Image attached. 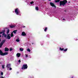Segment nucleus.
<instances>
[{"label": "nucleus", "mask_w": 78, "mask_h": 78, "mask_svg": "<svg viewBox=\"0 0 78 78\" xmlns=\"http://www.w3.org/2000/svg\"><path fill=\"white\" fill-rule=\"evenodd\" d=\"M67 0H63L60 1V6H64L66 5V4H67Z\"/></svg>", "instance_id": "f257e3e1"}, {"label": "nucleus", "mask_w": 78, "mask_h": 78, "mask_svg": "<svg viewBox=\"0 0 78 78\" xmlns=\"http://www.w3.org/2000/svg\"><path fill=\"white\" fill-rule=\"evenodd\" d=\"M8 54V52H5L3 53V51H2V50H0V55L1 56H5V55H7Z\"/></svg>", "instance_id": "f03ea898"}, {"label": "nucleus", "mask_w": 78, "mask_h": 78, "mask_svg": "<svg viewBox=\"0 0 78 78\" xmlns=\"http://www.w3.org/2000/svg\"><path fill=\"white\" fill-rule=\"evenodd\" d=\"M28 68V66H27V64H25L23 65V66L22 67L21 69L22 70H23L25 69H26Z\"/></svg>", "instance_id": "7ed1b4c3"}, {"label": "nucleus", "mask_w": 78, "mask_h": 78, "mask_svg": "<svg viewBox=\"0 0 78 78\" xmlns=\"http://www.w3.org/2000/svg\"><path fill=\"white\" fill-rule=\"evenodd\" d=\"M5 42V40H2L0 44V48H1L2 45H3V44Z\"/></svg>", "instance_id": "20e7f679"}, {"label": "nucleus", "mask_w": 78, "mask_h": 78, "mask_svg": "<svg viewBox=\"0 0 78 78\" xmlns=\"http://www.w3.org/2000/svg\"><path fill=\"white\" fill-rule=\"evenodd\" d=\"M15 12L16 13L17 15H19V12H20V11H19V9L18 8H17L15 10Z\"/></svg>", "instance_id": "39448f33"}, {"label": "nucleus", "mask_w": 78, "mask_h": 78, "mask_svg": "<svg viewBox=\"0 0 78 78\" xmlns=\"http://www.w3.org/2000/svg\"><path fill=\"white\" fill-rule=\"evenodd\" d=\"M50 4L51 6H52V7H55V8H56V6L55 5V4L52 2H50Z\"/></svg>", "instance_id": "423d86ee"}, {"label": "nucleus", "mask_w": 78, "mask_h": 78, "mask_svg": "<svg viewBox=\"0 0 78 78\" xmlns=\"http://www.w3.org/2000/svg\"><path fill=\"white\" fill-rule=\"evenodd\" d=\"M22 35L23 36H26V33H25V32H23L22 33Z\"/></svg>", "instance_id": "0eeeda50"}, {"label": "nucleus", "mask_w": 78, "mask_h": 78, "mask_svg": "<svg viewBox=\"0 0 78 78\" xmlns=\"http://www.w3.org/2000/svg\"><path fill=\"white\" fill-rule=\"evenodd\" d=\"M6 67L7 68H10L11 67V64H7Z\"/></svg>", "instance_id": "6e6552de"}, {"label": "nucleus", "mask_w": 78, "mask_h": 78, "mask_svg": "<svg viewBox=\"0 0 78 78\" xmlns=\"http://www.w3.org/2000/svg\"><path fill=\"white\" fill-rule=\"evenodd\" d=\"M10 28H14L16 26H14V25H9Z\"/></svg>", "instance_id": "1a4fd4ad"}, {"label": "nucleus", "mask_w": 78, "mask_h": 78, "mask_svg": "<svg viewBox=\"0 0 78 78\" xmlns=\"http://www.w3.org/2000/svg\"><path fill=\"white\" fill-rule=\"evenodd\" d=\"M5 30L4 31V33H3V34H2V36H3L5 37H6V35L5 34Z\"/></svg>", "instance_id": "9d476101"}, {"label": "nucleus", "mask_w": 78, "mask_h": 78, "mask_svg": "<svg viewBox=\"0 0 78 78\" xmlns=\"http://www.w3.org/2000/svg\"><path fill=\"white\" fill-rule=\"evenodd\" d=\"M20 55H21V54H20V53H17L16 54V56H17V57L18 58H19V57L20 56Z\"/></svg>", "instance_id": "9b49d317"}, {"label": "nucleus", "mask_w": 78, "mask_h": 78, "mask_svg": "<svg viewBox=\"0 0 78 78\" xmlns=\"http://www.w3.org/2000/svg\"><path fill=\"white\" fill-rule=\"evenodd\" d=\"M9 51V49L6 47H5V51Z\"/></svg>", "instance_id": "f8f14e48"}, {"label": "nucleus", "mask_w": 78, "mask_h": 78, "mask_svg": "<svg viewBox=\"0 0 78 78\" xmlns=\"http://www.w3.org/2000/svg\"><path fill=\"white\" fill-rule=\"evenodd\" d=\"M5 29H4L2 32H0V34H3V33L5 31Z\"/></svg>", "instance_id": "ddd939ff"}, {"label": "nucleus", "mask_w": 78, "mask_h": 78, "mask_svg": "<svg viewBox=\"0 0 78 78\" xmlns=\"http://www.w3.org/2000/svg\"><path fill=\"white\" fill-rule=\"evenodd\" d=\"M6 39H11V36H7V37L6 38Z\"/></svg>", "instance_id": "4468645a"}, {"label": "nucleus", "mask_w": 78, "mask_h": 78, "mask_svg": "<svg viewBox=\"0 0 78 78\" xmlns=\"http://www.w3.org/2000/svg\"><path fill=\"white\" fill-rule=\"evenodd\" d=\"M10 36L11 37H14V34H13V32H12L10 35Z\"/></svg>", "instance_id": "2eb2a0df"}, {"label": "nucleus", "mask_w": 78, "mask_h": 78, "mask_svg": "<svg viewBox=\"0 0 78 78\" xmlns=\"http://www.w3.org/2000/svg\"><path fill=\"white\" fill-rule=\"evenodd\" d=\"M17 30H14L13 32V33H14V34H16V33H17Z\"/></svg>", "instance_id": "dca6fc26"}, {"label": "nucleus", "mask_w": 78, "mask_h": 78, "mask_svg": "<svg viewBox=\"0 0 78 78\" xmlns=\"http://www.w3.org/2000/svg\"><path fill=\"white\" fill-rule=\"evenodd\" d=\"M20 50L21 51H23V48H20Z\"/></svg>", "instance_id": "f3484780"}, {"label": "nucleus", "mask_w": 78, "mask_h": 78, "mask_svg": "<svg viewBox=\"0 0 78 78\" xmlns=\"http://www.w3.org/2000/svg\"><path fill=\"white\" fill-rule=\"evenodd\" d=\"M2 69H5V65H2Z\"/></svg>", "instance_id": "a211bd4d"}, {"label": "nucleus", "mask_w": 78, "mask_h": 78, "mask_svg": "<svg viewBox=\"0 0 78 78\" xmlns=\"http://www.w3.org/2000/svg\"><path fill=\"white\" fill-rule=\"evenodd\" d=\"M47 27H45V29L44 30V31L46 32V31H47Z\"/></svg>", "instance_id": "6ab92c4d"}, {"label": "nucleus", "mask_w": 78, "mask_h": 78, "mask_svg": "<svg viewBox=\"0 0 78 78\" xmlns=\"http://www.w3.org/2000/svg\"><path fill=\"white\" fill-rule=\"evenodd\" d=\"M64 48H60V50H61V51H62L63 50H64Z\"/></svg>", "instance_id": "aec40b11"}, {"label": "nucleus", "mask_w": 78, "mask_h": 78, "mask_svg": "<svg viewBox=\"0 0 78 78\" xmlns=\"http://www.w3.org/2000/svg\"><path fill=\"white\" fill-rule=\"evenodd\" d=\"M60 1V0H56L55 1V3H58V2H59V1Z\"/></svg>", "instance_id": "412c9836"}, {"label": "nucleus", "mask_w": 78, "mask_h": 78, "mask_svg": "<svg viewBox=\"0 0 78 78\" xmlns=\"http://www.w3.org/2000/svg\"><path fill=\"white\" fill-rule=\"evenodd\" d=\"M27 51H29V52H30V51H31V50L29 48H28L27 49Z\"/></svg>", "instance_id": "4be33fe9"}, {"label": "nucleus", "mask_w": 78, "mask_h": 78, "mask_svg": "<svg viewBox=\"0 0 78 78\" xmlns=\"http://www.w3.org/2000/svg\"><path fill=\"white\" fill-rule=\"evenodd\" d=\"M9 33V29H8L7 30V34Z\"/></svg>", "instance_id": "5701e85b"}, {"label": "nucleus", "mask_w": 78, "mask_h": 78, "mask_svg": "<svg viewBox=\"0 0 78 78\" xmlns=\"http://www.w3.org/2000/svg\"><path fill=\"white\" fill-rule=\"evenodd\" d=\"M16 42H19V41H20L19 39H16Z\"/></svg>", "instance_id": "b1692460"}, {"label": "nucleus", "mask_w": 78, "mask_h": 78, "mask_svg": "<svg viewBox=\"0 0 78 78\" xmlns=\"http://www.w3.org/2000/svg\"><path fill=\"white\" fill-rule=\"evenodd\" d=\"M36 10H38L39 8H38V7H36Z\"/></svg>", "instance_id": "393cba45"}, {"label": "nucleus", "mask_w": 78, "mask_h": 78, "mask_svg": "<svg viewBox=\"0 0 78 78\" xmlns=\"http://www.w3.org/2000/svg\"><path fill=\"white\" fill-rule=\"evenodd\" d=\"M67 48L66 49H65L64 50H63V51H67Z\"/></svg>", "instance_id": "a878e982"}, {"label": "nucleus", "mask_w": 78, "mask_h": 78, "mask_svg": "<svg viewBox=\"0 0 78 78\" xmlns=\"http://www.w3.org/2000/svg\"><path fill=\"white\" fill-rule=\"evenodd\" d=\"M30 4H32L33 3H34V2L32 1V2H30Z\"/></svg>", "instance_id": "bb28decb"}, {"label": "nucleus", "mask_w": 78, "mask_h": 78, "mask_svg": "<svg viewBox=\"0 0 78 78\" xmlns=\"http://www.w3.org/2000/svg\"><path fill=\"white\" fill-rule=\"evenodd\" d=\"M1 75H3V72H1Z\"/></svg>", "instance_id": "cd10ccee"}, {"label": "nucleus", "mask_w": 78, "mask_h": 78, "mask_svg": "<svg viewBox=\"0 0 78 78\" xmlns=\"http://www.w3.org/2000/svg\"><path fill=\"white\" fill-rule=\"evenodd\" d=\"M12 48H10V51H12Z\"/></svg>", "instance_id": "c85d7f7f"}, {"label": "nucleus", "mask_w": 78, "mask_h": 78, "mask_svg": "<svg viewBox=\"0 0 78 78\" xmlns=\"http://www.w3.org/2000/svg\"><path fill=\"white\" fill-rule=\"evenodd\" d=\"M18 62H21V61H20V60H18Z\"/></svg>", "instance_id": "c756f323"}, {"label": "nucleus", "mask_w": 78, "mask_h": 78, "mask_svg": "<svg viewBox=\"0 0 78 78\" xmlns=\"http://www.w3.org/2000/svg\"><path fill=\"white\" fill-rule=\"evenodd\" d=\"M7 36H10V34H9Z\"/></svg>", "instance_id": "7c9ffc66"}, {"label": "nucleus", "mask_w": 78, "mask_h": 78, "mask_svg": "<svg viewBox=\"0 0 78 78\" xmlns=\"http://www.w3.org/2000/svg\"><path fill=\"white\" fill-rule=\"evenodd\" d=\"M9 69L10 70H12V68H10Z\"/></svg>", "instance_id": "2f4dec72"}, {"label": "nucleus", "mask_w": 78, "mask_h": 78, "mask_svg": "<svg viewBox=\"0 0 78 78\" xmlns=\"http://www.w3.org/2000/svg\"><path fill=\"white\" fill-rule=\"evenodd\" d=\"M26 57H28V55H26Z\"/></svg>", "instance_id": "473e14b6"}, {"label": "nucleus", "mask_w": 78, "mask_h": 78, "mask_svg": "<svg viewBox=\"0 0 78 78\" xmlns=\"http://www.w3.org/2000/svg\"><path fill=\"white\" fill-rule=\"evenodd\" d=\"M0 78H4V77L3 76H2Z\"/></svg>", "instance_id": "72a5a7b5"}, {"label": "nucleus", "mask_w": 78, "mask_h": 78, "mask_svg": "<svg viewBox=\"0 0 78 78\" xmlns=\"http://www.w3.org/2000/svg\"><path fill=\"white\" fill-rule=\"evenodd\" d=\"M62 20H65V19L63 18V19H62Z\"/></svg>", "instance_id": "f704fd0d"}, {"label": "nucleus", "mask_w": 78, "mask_h": 78, "mask_svg": "<svg viewBox=\"0 0 78 78\" xmlns=\"http://www.w3.org/2000/svg\"><path fill=\"white\" fill-rule=\"evenodd\" d=\"M23 27V28H25V26H24V27Z\"/></svg>", "instance_id": "c9c22d12"}, {"label": "nucleus", "mask_w": 78, "mask_h": 78, "mask_svg": "<svg viewBox=\"0 0 78 78\" xmlns=\"http://www.w3.org/2000/svg\"><path fill=\"white\" fill-rule=\"evenodd\" d=\"M1 41V38H0V42Z\"/></svg>", "instance_id": "e433bc0d"}, {"label": "nucleus", "mask_w": 78, "mask_h": 78, "mask_svg": "<svg viewBox=\"0 0 78 78\" xmlns=\"http://www.w3.org/2000/svg\"><path fill=\"white\" fill-rule=\"evenodd\" d=\"M2 37V35H0V37Z\"/></svg>", "instance_id": "4c0bfd02"}, {"label": "nucleus", "mask_w": 78, "mask_h": 78, "mask_svg": "<svg viewBox=\"0 0 78 78\" xmlns=\"http://www.w3.org/2000/svg\"><path fill=\"white\" fill-rule=\"evenodd\" d=\"M32 44H34V43H32Z\"/></svg>", "instance_id": "58836bf2"}, {"label": "nucleus", "mask_w": 78, "mask_h": 78, "mask_svg": "<svg viewBox=\"0 0 78 78\" xmlns=\"http://www.w3.org/2000/svg\"><path fill=\"white\" fill-rule=\"evenodd\" d=\"M72 78H73V77H72Z\"/></svg>", "instance_id": "ea45409f"}, {"label": "nucleus", "mask_w": 78, "mask_h": 78, "mask_svg": "<svg viewBox=\"0 0 78 78\" xmlns=\"http://www.w3.org/2000/svg\"><path fill=\"white\" fill-rule=\"evenodd\" d=\"M49 1H51V0H48Z\"/></svg>", "instance_id": "a19ab883"}, {"label": "nucleus", "mask_w": 78, "mask_h": 78, "mask_svg": "<svg viewBox=\"0 0 78 78\" xmlns=\"http://www.w3.org/2000/svg\"><path fill=\"white\" fill-rule=\"evenodd\" d=\"M78 40V39H76V41H77Z\"/></svg>", "instance_id": "79ce46f5"}, {"label": "nucleus", "mask_w": 78, "mask_h": 78, "mask_svg": "<svg viewBox=\"0 0 78 78\" xmlns=\"http://www.w3.org/2000/svg\"><path fill=\"white\" fill-rule=\"evenodd\" d=\"M69 3H70V2H69Z\"/></svg>", "instance_id": "37998d69"}, {"label": "nucleus", "mask_w": 78, "mask_h": 78, "mask_svg": "<svg viewBox=\"0 0 78 78\" xmlns=\"http://www.w3.org/2000/svg\"><path fill=\"white\" fill-rule=\"evenodd\" d=\"M2 37H3V36H2Z\"/></svg>", "instance_id": "c03bdc74"}]
</instances>
